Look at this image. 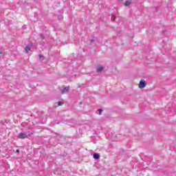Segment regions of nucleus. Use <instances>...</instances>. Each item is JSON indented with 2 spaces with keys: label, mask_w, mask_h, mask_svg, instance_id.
Wrapping results in <instances>:
<instances>
[{
  "label": "nucleus",
  "mask_w": 176,
  "mask_h": 176,
  "mask_svg": "<svg viewBox=\"0 0 176 176\" xmlns=\"http://www.w3.org/2000/svg\"><path fill=\"white\" fill-rule=\"evenodd\" d=\"M18 138L20 140H24V138H27V135L25 133H20L18 135Z\"/></svg>",
  "instance_id": "nucleus-2"
},
{
  "label": "nucleus",
  "mask_w": 176,
  "mask_h": 176,
  "mask_svg": "<svg viewBox=\"0 0 176 176\" xmlns=\"http://www.w3.org/2000/svg\"><path fill=\"white\" fill-rule=\"evenodd\" d=\"M124 6H129V5H131V1H126L124 3Z\"/></svg>",
  "instance_id": "nucleus-5"
},
{
  "label": "nucleus",
  "mask_w": 176,
  "mask_h": 176,
  "mask_svg": "<svg viewBox=\"0 0 176 176\" xmlns=\"http://www.w3.org/2000/svg\"><path fill=\"white\" fill-rule=\"evenodd\" d=\"M146 86V84L145 83V80H141L139 83V88L140 89H144Z\"/></svg>",
  "instance_id": "nucleus-1"
},
{
  "label": "nucleus",
  "mask_w": 176,
  "mask_h": 176,
  "mask_svg": "<svg viewBox=\"0 0 176 176\" xmlns=\"http://www.w3.org/2000/svg\"><path fill=\"white\" fill-rule=\"evenodd\" d=\"M98 112H100V115H101V112H102V109H98Z\"/></svg>",
  "instance_id": "nucleus-10"
},
{
  "label": "nucleus",
  "mask_w": 176,
  "mask_h": 176,
  "mask_svg": "<svg viewBox=\"0 0 176 176\" xmlns=\"http://www.w3.org/2000/svg\"><path fill=\"white\" fill-rule=\"evenodd\" d=\"M64 103L63 102H58V107H60V105H63Z\"/></svg>",
  "instance_id": "nucleus-9"
},
{
  "label": "nucleus",
  "mask_w": 176,
  "mask_h": 176,
  "mask_svg": "<svg viewBox=\"0 0 176 176\" xmlns=\"http://www.w3.org/2000/svg\"><path fill=\"white\" fill-rule=\"evenodd\" d=\"M39 58H40L41 61H43L45 57L43 55H39Z\"/></svg>",
  "instance_id": "nucleus-8"
},
{
  "label": "nucleus",
  "mask_w": 176,
  "mask_h": 176,
  "mask_svg": "<svg viewBox=\"0 0 176 176\" xmlns=\"http://www.w3.org/2000/svg\"><path fill=\"white\" fill-rule=\"evenodd\" d=\"M25 50L26 53H28L30 52V50H31V48H30L29 46H27L25 47Z\"/></svg>",
  "instance_id": "nucleus-6"
},
{
  "label": "nucleus",
  "mask_w": 176,
  "mask_h": 176,
  "mask_svg": "<svg viewBox=\"0 0 176 176\" xmlns=\"http://www.w3.org/2000/svg\"><path fill=\"white\" fill-rule=\"evenodd\" d=\"M69 88H63L62 90V94H64L65 91H68Z\"/></svg>",
  "instance_id": "nucleus-7"
},
{
  "label": "nucleus",
  "mask_w": 176,
  "mask_h": 176,
  "mask_svg": "<svg viewBox=\"0 0 176 176\" xmlns=\"http://www.w3.org/2000/svg\"><path fill=\"white\" fill-rule=\"evenodd\" d=\"M94 159H96V160L100 159V154L98 153L94 154Z\"/></svg>",
  "instance_id": "nucleus-4"
},
{
  "label": "nucleus",
  "mask_w": 176,
  "mask_h": 176,
  "mask_svg": "<svg viewBox=\"0 0 176 176\" xmlns=\"http://www.w3.org/2000/svg\"><path fill=\"white\" fill-rule=\"evenodd\" d=\"M16 152L17 153H19V152H20V150L17 149V150L16 151Z\"/></svg>",
  "instance_id": "nucleus-11"
},
{
  "label": "nucleus",
  "mask_w": 176,
  "mask_h": 176,
  "mask_svg": "<svg viewBox=\"0 0 176 176\" xmlns=\"http://www.w3.org/2000/svg\"><path fill=\"white\" fill-rule=\"evenodd\" d=\"M97 72H102L104 71V67L101 65H98L96 68Z\"/></svg>",
  "instance_id": "nucleus-3"
}]
</instances>
